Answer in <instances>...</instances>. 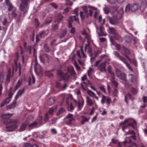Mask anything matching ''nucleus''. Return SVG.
<instances>
[{
	"label": "nucleus",
	"instance_id": "57",
	"mask_svg": "<svg viewBox=\"0 0 147 147\" xmlns=\"http://www.w3.org/2000/svg\"><path fill=\"white\" fill-rule=\"evenodd\" d=\"M124 51L125 53V56L126 55H128L129 54L130 52L129 50L128 49L125 48L124 49Z\"/></svg>",
	"mask_w": 147,
	"mask_h": 147
},
{
	"label": "nucleus",
	"instance_id": "5",
	"mask_svg": "<svg viewBox=\"0 0 147 147\" xmlns=\"http://www.w3.org/2000/svg\"><path fill=\"white\" fill-rule=\"evenodd\" d=\"M75 121V119L73 115L71 114H68L64 119V121L65 123L70 126L74 124Z\"/></svg>",
	"mask_w": 147,
	"mask_h": 147
},
{
	"label": "nucleus",
	"instance_id": "54",
	"mask_svg": "<svg viewBox=\"0 0 147 147\" xmlns=\"http://www.w3.org/2000/svg\"><path fill=\"white\" fill-rule=\"evenodd\" d=\"M111 74V80H113L115 78V75L114 74L113 72H111V73H109Z\"/></svg>",
	"mask_w": 147,
	"mask_h": 147
},
{
	"label": "nucleus",
	"instance_id": "6",
	"mask_svg": "<svg viewBox=\"0 0 147 147\" xmlns=\"http://www.w3.org/2000/svg\"><path fill=\"white\" fill-rule=\"evenodd\" d=\"M139 8H140V7L138 3H136L132 5L128 4L125 7V11L126 12H128L130 11L134 12Z\"/></svg>",
	"mask_w": 147,
	"mask_h": 147
},
{
	"label": "nucleus",
	"instance_id": "34",
	"mask_svg": "<svg viewBox=\"0 0 147 147\" xmlns=\"http://www.w3.org/2000/svg\"><path fill=\"white\" fill-rule=\"evenodd\" d=\"M55 101L54 98H51L47 101V103L49 105H51L53 104Z\"/></svg>",
	"mask_w": 147,
	"mask_h": 147
},
{
	"label": "nucleus",
	"instance_id": "30",
	"mask_svg": "<svg viewBox=\"0 0 147 147\" xmlns=\"http://www.w3.org/2000/svg\"><path fill=\"white\" fill-rule=\"evenodd\" d=\"M94 72V69L91 67L89 68V69L87 71L88 76L90 78H92V74Z\"/></svg>",
	"mask_w": 147,
	"mask_h": 147
},
{
	"label": "nucleus",
	"instance_id": "63",
	"mask_svg": "<svg viewBox=\"0 0 147 147\" xmlns=\"http://www.w3.org/2000/svg\"><path fill=\"white\" fill-rule=\"evenodd\" d=\"M113 83V85L115 87H117L118 86L117 83L115 81L114 79L111 81Z\"/></svg>",
	"mask_w": 147,
	"mask_h": 147
},
{
	"label": "nucleus",
	"instance_id": "50",
	"mask_svg": "<svg viewBox=\"0 0 147 147\" xmlns=\"http://www.w3.org/2000/svg\"><path fill=\"white\" fill-rule=\"evenodd\" d=\"M131 91L132 93L134 94H136L138 92L137 90L133 88H132Z\"/></svg>",
	"mask_w": 147,
	"mask_h": 147
},
{
	"label": "nucleus",
	"instance_id": "1",
	"mask_svg": "<svg viewBox=\"0 0 147 147\" xmlns=\"http://www.w3.org/2000/svg\"><path fill=\"white\" fill-rule=\"evenodd\" d=\"M111 14L113 18L110 19V22L112 24L116 25L119 23V19L122 17L123 13V9L122 7L113 6Z\"/></svg>",
	"mask_w": 147,
	"mask_h": 147
},
{
	"label": "nucleus",
	"instance_id": "29",
	"mask_svg": "<svg viewBox=\"0 0 147 147\" xmlns=\"http://www.w3.org/2000/svg\"><path fill=\"white\" fill-rule=\"evenodd\" d=\"M12 115V114H3L1 116V117L4 119H9L10 117Z\"/></svg>",
	"mask_w": 147,
	"mask_h": 147
},
{
	"label": "nucleus",
	"instance_id": "37",
	"mask_svg": "<svg viewBox=\"0 0 147 147\" xmlns=\"http://www.w3.org/2000/svg\"><path fill=\"white\" fill-rule=\"evenodd\" d=\"M0 21L3 23L4 26L6 25L7 22V18L5 17L1 18Z\"/></svg>",
	"mask_w": 147,
	"mask_h": 147
},
{
	"label": "nucleus",
	"instance_id": "12",
	"mask_svg": "<svg viewBox=\"0 0 147 147\" xmlns=\"http://www.w3.org/2000/svg\"><path fill=\"white\" fill-rule=\"evenodd\" d=\"M130 122L131 123H129L127 125L129 126H131L132 127L134 128V125L136 124V121L133 119H125V120L123 122H122L120 123V125H123L125 123Z\"/></svg>",
	"mask_w": 147,
	"mask_h": 147
},
{
	"label": "nucleus",
	"instance_id": "43",
	"mask_svg": "<svg viewBox=\"0 0 147 147\" xmlns=\"http://www.w3.org/2000/svg\"><path fill=\"white\" fill-rule=\"evenodd\" d=\"M68 109L69 111H71L74 109V108L73 107L71 103H70L68 107Z\"/></svg>",
	"mask_w": 147,
	"mask_h": 147
},
{
	"label": "nucleus",
	"instance_id": "40",
	"mask_svg": "<svg viewBox=\"0 0 147 147\" xmlns=\"http://www.w3.org/2000/svg\"><path fill=\"white\" fill-rule=\"evenodd\" d=\"M129 97L130 99H131L132 98V96L131 94L129 93H128L127 94V95H125V102H127V97Z\"/></svg>",
	"mask_w": 147,
	"mask_h": 147
},
{
	"label": "nucleus",
	"instance_id": "62",
	"mask_svg": "<svg viewBox=\"0 0 147 147\" xmlns=\"http://www.w3.org/2000/svg\"><path fill=\"white\" fill-rule=\"evenodd\" d=\"M42 116H39V118H38V119H39L38 120V122H37V123H39V124H41L42 123Z\"/></svg>",
	"mask_w": 147,
	"mask_h": 147
},
{
	"label": "nucleus",
	"instance_id": "31",
	"mask_svg": "<svg viewBox=\"0 0 147 147\" xmlns=\"http://www.w3.org/2000/svg\"><path fill=\"white\" fill-rule=\"evenodd\" d=\"M86 98L87 104L90 106L92 105L93 104V102L92 99L88 96H86Z\"/></svg>",
	"mask_w": 147,
	"mask_h": 147
},
{
	"label": "nucleus",
	"instance_id": "15",
	"mask_svg": "<svg viewBox=\"0 0 147 147\" xmlns=\"http://www.w3.org/2000/svg\"><path fill=\"white\" fill-rule=\"evenodd\" d=\"M13 94V93H12L11 91H10L8 94L9 97L6 98L3 100L1 104L0 107L3 106L9 103L11 101Z\"/></svg>",
	"mask_w": 147,
	"mask_h": 147
},
{
	"label": "nucleus",
	"instance_id": "23",
	"mask_svg": "<svg viewBox=\"0 0 147 147\" xmlns=\"http://www.w3.org/2000/svg\"><path fill=\"white\" fill-rule=\"evenodd\" d=\"M87 93L90 96L95 98L97 100H99L98 97H97L95 93L90 90H88L87 91Z\"/></svg>",
	"mask_w": 147,
	"mask_h": 147
},
{
	"label": "nucleus",
	"instance_id": "53",
	"mask_svg": "<svg viewBox=\"0 0 147 147\" xmlns=\"http://www.w3.org/2000/svg\"><path fill=\"white\" fill-rule=\"evenodd\" d=\"M81 85L83 89H85V88L86 86V83L85 82H83L81 83Z\"/></svg>",
	"mask_w": 147,
	"mask_h": 147
},
{
	"label": "nucleus",
	"instance_id": "42",
	"mask_svg": "<svg viewBox=\"0 0 147 147\" xmlns=\"http://www.w3.org/2000/svg\"><path fill=\"white\" fill-rule=\"evenodd\" d=\"M52 20V17L51 16H48L46 19V23L47 24L50 23Z\"/></svg>",
	"mask_w": 147,
	"mask_h": 147
},
{
	"label": "nucleus",
	"instance_id": "44",
	"mask_svg": "<svg viewBox=\"0 0 147 147\" xmlns=\"http://www.w3.org/2000/svg\"><path fill=\"white\" fill-rule=\"evenodd\" d=\"M118 90L115 89H114L113 93V95L114 96H117L118 94Z\"/></svg>",
	"mask_w": 147,
	"mask_h": 147
},
{
	"label": "nucleus",
	"instance_id": "35",
	"mask_svg": "<svg viewBox=\"0 0 147 147\" xmlns=\"http://www.w3.org/2000/svg\"><path fill=\"white\" fill-rule=\"evenodd\" d=\"M107 30L109 33L110 34H113L114 35L116 33L115 29L113 28L109 27Z\"/></svg>",
	"mask_w": 147,
	"mask_h": 147
},
{
	"label": "nucleus",
	"instance_id": "22",
	"mask_svg": "<svg viewBox=\"0 0 147 147\" xmlns=\"http://www.w3.org/2000/svg\"><path fill=\"white\" fill-rule=\"evenodd\" d=\"M77 55L79 58L82 57L85 58L86 57V55L83 51L82 47L81 48V50L77 51Z\"/></svg>",
	"mask_w": 147,
	"mask_h": 147
},
{
	"label": "nucleus",
	"instance_id": "21",
	"mask_svg": "<svg viewBox=\"0 0 147 147\" xmlns=\"http://www.w3.org/2000/svg\"><path fill=\"white\" fill-rule=\"evenodd\" d=\"M103 27L102 26H100L99 28L100 31V32L98 31V28L97 26H96V31L99 36H105L107 35L106 33L104 32L103 31Z\"/></svg>",
	"mask_w": 147,
	"mask_h": 147
},
{
	"label": "nucleus",
	"instance_id": "7",
	"mask_svg": "<svg viewBox=\"0 0 147 147\" xmlns=\"http://www.w3.org/2000/svg\"><path fill=\"white\" fill-rule=\"evenodd\" d=\"M88 8H89V10L88 17L89 16L90 17L93 16L95 19H96L97 18L98 14V12L96 8L91 6H89Z\"/></svg>",
	"mask_w": 147,
	"mask_h": 147
},
{
	"label": "nucleus",
	"instance_id": "32",
	"mask_svg": "<svg viewBox=\"0 0 147 147\" xmlns=\"http://www.w3.org/2000/svg\"><path fill=\"white\" fill-rule=\"evenodd\" d=\"M103 10L104 13L106 14H107L110 11L109 7L106 5H105L104 7L103 8Z\"/></svg>",
	"mask_w": 147,
	"mask_h": 147
},
{
	"label": "nucleus",
	"instance_id": "38",
	"mask_svg": "<svg viewBox=\"0 0 147 147\" xmlns=\"http://www.w3.org/2000/svg\"><path fill=\"white\" fill-rule=\"evenodd\" d=\"M35 79L33 76H32V77H30L29 80L28 81V85H30L31 83H32L33 84H34L35 82Z\"/></svg>",
	"mask_w": 147,
	"mask_h": 147
},
{
	"label": "nucleus",
	"instance_id": "45",
	"mask_svg": "<svg viewBox=\"0 0 147 147\" xmlns=\"http://www.w3.org/2000/svg\"><path fill=\"white\" fill-rule=\"evenodd\" d=\"M38 123L36 121H35L29 125V126L30 127H34L36 126Z\"/></svg>",
	"mask_w": 147,
	"mask_h": 147
},
{
	"label": "nucleus",
	"instance_id": "11",
	"mask_svg": "<svg viewBox=\"0 0 147 147\" xmlns=\"http://www.w3.org/2000/svg\"><path fill=\"white\" fill-rule=\"evenodd\" d=\"M115 74L118 78L126 82V76L125 74L121 73L120 70L117 69H115Z\"/></svg>",
	"mask_w": 147,
	"mask_h": 147
},
{
	"label": "nucleus",
	"instance_id": "19",
	"mask_svg": "<svg viewBox=\"0 0 147 147\" xmlns=\"http://www.w3.org/2000/svg\"><path fill=\"white\" fill-rule=\"evenodd\" d=\"M147 5V0H141V5L140 6L141 11H143L146 9Z\"/></svg>",
	"mask_w": 147,
	"mask_h": 147
},
{
	"label": "nucleus",
	"instance_id": "14",
	"mask_svg": "<svg viewBox=\"0 0 147 147\" xmlns=\"http://www.w3.org/2000/svg\"><path fill=\"white\" fill-rule=\"evenodd\" d=\"M76 104V106L78 108V110L80 111L83 107L84 103V100L82 97H81L80 99L76 100H74Z\"/></svg>",
	"mask_w": 147,
	"mask_h": 147
},
{
	"label": "nucleus",
	"instance_id": "13",
	"mask_svg": "<svg viewBox=\"0 0 147 147\" xmlns=\"http://www.w3.org/2000/svg\"><path fill=\"white\" fill-rule=\"evenodd\" d=\"M111 102V99L110 97L109 96H106L103 94L102 95V98L101 100V102L102 104H103L106 102L107 107H108L109 106Z\"/></svg>",
	"mask_w": 147,
	"mask_h": 147
},
{
	"label": "nucleus",
	"instance_id": "41",
	"mask_svg": "<svg viewBox=\"0 0 147 147\" xmlns=\"http://www.w3.org/2000/svg\"><path fill=\"white\" fill-rule=\"evenodd\" d=\"M67 32L66 30H63L61 33L60 37V38H63L66 34Z\"/></svg>",
	"mask_w": 147,
	"mask_h": 147
},
{
	"label": "nucleus",
	"instance_id": "39",
	"mask_svg": "<svg viewBox=\"0 0 147 147\" xmlns=\"http://www.w3.org/2000/svg\"><path fill=\"white\" fill-rule=\"evenodd\" d=\"M22 146L25 147H32L34 146V145L28 143H22Z\"/></svg>",
	"mask_w": 147,
	"mask_h": 147
},
{
	"label": "nucleus",
	"instance_id": "52",
	"mask_svg": "<svg viewBox=\"0 0 147 147\" xmlns=\"http://www.w3.org/2000/svg\"><path fill=\"white\" fill-rule=\"evenodd\" d=\"M107 1L110 4H114L116 1V0H107Z\"/></svg>",
	"mask_w": 147,
	"mask_h": 147
},
{
	"label": "nucleus",
	"instance_id": "51",
	"mask_svg": "<svg viewBox=\"0 0 147 147\" xmlns=\"http://www.w3.org/2000/svg\"><path fill=\"white\" fill-rule=\"evenodd\" d=\"M50 5L52 6L54 8H55V9H57L58 6L56 5V4L55 3H51L50 4Z\"/></svg>",
	"mask_w": 147,
	"mask_h": 147
},
{
	"label": "nucleus",
	"instance_id": "49",
	"mask_svg": "<svg viewBox=\"0 0 147 147\" xmlns=\"http://www.w3.org/2000/svg\"><path fill=\"white\" fill-rule=\"evenodd\" d=\"M16 9L15 10H13V11L11 14L12 17L13 18H16L17 16V14L16 13Z\"/></svg>",
	"mask_w": 147,
	"mask_h": 147
},
{
	"label": "nucleus",
	"instance_id": "26",
	"mask_svg": "<svg viewBox=\"0 0 147 147\" xmlns=\"http://www.w3.org/2000/svg\"><path fill=\"white\" fill-rule=\"evenodd\" d=\"M28 125L27 123H23L20 126L19 131H22L24 130L27 125Z\"/></svg>",
	"mask_w": 147,
	"mask_h": 147
},
{
	"label": "nucleus",
	"instance_id": "24",
	"mask_svg": "<svg viewBox=\"0 0 147 147\" xmlns=\"http://www.w3.org/2000/svg\"><path fill=\"white\" fill-rule=\"evenodd\" d=\"M68 71L69 73L71 75L74 76L76 73L73 67L72 66H70L68 68Z\"/></svg>",
	"mask_w": 147,
	"mask_h": 147
},
{
	"label": "nucleus",
	"instance_id": "59",
	"mask_svg": "<svg viewBox=\"0 0 147 147\" xmlns=\"http://www.w3.org/2000/svg\"><path fill=\"white\" fill-rule=\"evenodd\" d=\"M49 119V117H48V113H46L45 114V117L44 118V121L46 122Z\"/></svg>",
	"mask_w": 147,
	"mask_h": 147
},
{
	"label": "nucleus",
	"instance_id": "46",
	"mask_svg": "<svg viewBox=\"0 0 147 147\" xmlns=\"http://www.w3.org/2000/svg\"><path fill=\"white\" fill-rule=\"evenodd\" d=\"M99 88L100 89V90L104 92H106V90L104 86L102 85H101L99 86Z\"/></svg>",
	"mask_w": 147,
	"mask_h": 147
},
{
	"label": "nucleus",
	"instance_id": "58",
	"mask_svg": "<svg viewBox=\"0 0 147 147\" xmlns=\"http://www.w3.org/2000/svg\"><path fill=\"white\" fill-rule=\"evenodd\" d=\"M70 32L72 34H74L75 32V29L74 27H72L70 30Z\"/></svg>",
	"mask_w": 147,
	"mask_h": 147
},
{
	"label": "nucleus",
	"instance_id": "3",
	"mask_svg": "<svg viewBox=\"0 0 147 147\" xmlns=\"http://www.w3.org/2000/svg\"><path fill=\"white\" fill-rule=\"evenodd\" d=\"M86 38L87 39V41L88 42V44L86 45L85 47V51L86 50L87 51L88 53H89V55L91 57L90 61L92 63V61H93L95 58L96 55L94 56L92 52V48L89 45V42L90 41L91 38L90 35L89 34H86Z\"/></svg>",
	"mask_w": 147,
	"mask_h": 147
},
{
	"label": "nucleus",
	"instance_id": "55",
	"mask_svg": "<svg viewBox=\"0 0 147 147\" xmlns=\"http://www.w3.org/2000/svg\"><path fill=\"white\" fill-rule=\"evenodd\" d=\"M54 111V110L53 108L50 109L49 111V114L50 115H52Z\"/></svg>",
	"mask_w": 147,
	"mask_h": 147
},
{
	"label": "nucleus",
	"instance_id": "33",
	"mask_svg": "<svg viewBox=\"0 0 147 147\" xmlns=\"http://www.w3.org/2000/svg\"><path fill=\"white\" fill-rule=\"evenodd\" d=\"M65 110L64 109L61 108L59 109L58 112H57V115L59 116L61 115H63L65 113Z\"/></svg>",
	"mask_w": 147,
	"mask_h": 147
},
{
	"label": "nucleus",
	"instance_id": "25",
	"mask_svg": "<svg viewBox=\"0 0 147 147\" xmlns=\"http://www.w3.org/2000/svg\"><path fill=\"white\" fill-rule=\"evenodd\" d=\"M39 57L41 61L43 63L44 62L45 60H48L49 59L48 57L47 54H45L43 56L40 55Z\"/></svg>",
	"mask_w": 147,
	"mask_h": 147
},
{
	"label": "nucleus",
	"instance_id": "36",
	"mask_svg": "<svg viewBox=\"0 0 147 147\" xmlns=\"http://www.w3.org/2000/svg\"><path fill=\"white\" fill-rule=\"evenodd\" d=\"M82 120L81 121V123L84 124L85 122H88L89 120V118L88 119L85 117L82 116Z\"/></svg>",
	"mask_w": 147,
	"mask_h": 147
},
{
	"label": "nucleus",
	"instance_id": "48",
	"mask_svg": "<svg viewBox=\"0 0 147 147\" xmlns=\"http://www.w3.org/2000/svg\"><path fill=\"white\" fill-rule=\"evenodd\" d=\"M69 78V75L66 73L63 75V78L65 80H67Z\"/></svg>",
	"mask_w": 147,
	"mask_h": 147
},
{
	"label": "nucleus",
	"instance_id": "4",
	"mask_svg": "<svg viewBox=\"0 0 147 147\" xmlns=\"http://www.w3.org/2000/svg\"><path fill=\"white\" fill-rule=\"evenodd\" d=\"M29 0H21L19 9L24 14H26L28 12L29 7Z\"/></svg>",
	"mask_w": 147,
	"mask_h": 147
},
{
	"label": "nucleus",
	"instance_id": "18",
	"mask_svg": "<svg viewBox=\"0 0 147 147\" xmlns=\"http://www.w3.org/2000/svg\"><path fill=\"white\" fill-rule=\"evenodd\" d=\"M5 2L8 7V10L9 11H11L12 9L16 10V8L14 7L10 2L9 0H5Z\"/></svg>",
	"mask_w": 147,
	"mask_h": 147
},
{
	"label": "nucleus",
	"instance_id": "8",
	"mask_svg": "<svg viewBox=\"0 0 147 147\" xmlns=\"http://www.w3.org/2000/svg\"><path fill=\"white\" fill-rule=\"evenodd\" d=\"M18 122L16 120L11 119L9 121L10 125L6 126L9 131H11L17 128L16 123Z\"/></svg>",
	"mask_w": 147,
	"mask_h": 147
},
{
	"label": "nucleus",
	"instance_id": "9",
	"mask_svg": "<svg viewBox=\"0 0 147 147\" xmlns=\"http://www.w3.org/2000/svg\"><path fill=\"white\" fill-rule=\"evenodd\" d=\"M113 54L115 56L118 58L120 60L123 62V63L126 65L127 67L131 71H133L132 68L127 62L126 59L125 58L121 56L119 53L117 52H114Z\"/></svg>",
	"mask_w": 147,
	"mask_h": 147
},
{
	"label": "nucleus",
	"instance_id": "27",
	"mask_svg": "<svg viewBox=\"0 0 147 147\" xmlns=\"http://www.w3.org/2000/svg\"><path fill=\"white\" fill-rule=\"evenodd\" d=\"M111 42L113 44L115 47H116V49L117 50H119L120 49V45L119 44L115 43L114 40L112 39L111 36L110 39Z\"/></svg>",
	"mask_w": 147,
	"mask_h": 147
},
{
	"label": "nucleus",
	"instance_id": "10",
	"mask_svg": "<svg viewBox=\"0 0 147 147\" xmlns=\"http://www.w3.org/2000/svg\"><path fill=\"white\" fill-rule=\"evenodd\" d=\"M25 91V88H23L22 89H20L17 93L15 97V99L12 102L11 106L12 107H14L16 104V100Z\"/></svg>",
	"mask_w": 147,
	"mask_h": 147
},
{
	"label": "nucleus",
	"instance_id": "17",
	"mask_svg": "<svg viewBox=\"0 0 147 147\" xmlns=\"http://www.w3.org/2000/svg\"><path fill=\"white\" fill-rule=\"evenodd\" d=\"M74 13L75 14V16H70V19L71 21H75L77 22H79L78 18L77 17L78 12V8H75L74 10Z\"/></svg>",
	"mask_w": 147,
	"mask_h": 147
},
{
	"label": "nucleus",
	"instance_id": "60",
	"mask_svg": "<svg viewBox=\"0 0 147 147\" xmlns=\"http://www.w3.org/2000/svg\"><path fill=\"white\" fill-rule=\"evenodd\" d=\"M66 4L67 5H73V3L69 0H66Z\"/></svg>",
	"mask_w": 147,
	"mask_h": 147
},
{
	"label": "nucleus",
	"instance_id": "56",
	"mask_svg": "<svg viewBox=\"0 0 147 147\" xmlns=\"http://www.w3.org/2000/svg\"><path fill=\"white\" fill-rule=\"evenodd\" d=\"M124 125H124H123L122 126V130L124 131H125V129L128 128V125L127 124L125 125Z\"/></svg>",
	"mask_w": 147,
	"mask_h": 147
},
{
	"label": "nucleus",
	"instance_id": "64",
	"mask_svg": "<svg viewBox=\"0 0 147 147\" xmlns=\"http://www.w3.org/2000/svg\"><path fill=\"white\" fill-rule=\"evenodd\" d=\"M45 32L44 31H42L39 33V36L40 37L42 38L44 37V34Z\"/></svg>",
	"mask_w": 147,
	"mask_h": 147
},
{
	"label": "nucleus",
	"instance_id": "61",
	"mask_svg": "<svg viewBox=\"0 0 147 147\" xmlns=\"http://www.w3.org/2000/svg\"><path fill=\"white\" fill-rule=\"evenodd\" d=\"M74 65L75 66L77 70L78 71H79L80 70V68L79 66L76 63H74Z\"/></svg>",
	"mask_w": 147,
	"mask_h": 147
},
{
	"label": "nucleus",
	"instance_id": "28",
	"mask_svg": "<svg viewBox=\"0 0 147 147\" xmlns=\"http://www.w3.org/2000/svg\"><path fill=\"white\" fill-rule=\"evenodd\" d=\"M22 79H20L19 80L16 84V86L14 87V88L15 89V91H16L22 84Z\"/></svg>",
	"mask_w": 147,
	"mask_h": 147
},
{
	"label": "nucleus",
	"instance_id": "16",
	"mask_svg": "<svg viewBox=\"0 0 147 147\" xmlns=\"http://www.w3.org/2000/svg\"><path fill=\"white\" fill-rule=\"evenodd\" d=\"M82 8L83 12H80V16L83 18L85 17H88L89 13L88 12L87 6H83Z\"/></svg>",
	"mask_w": 147,
	"mask_h": 147
},
{
	"label": "nucleus",
	"instance_id": "2",
	"mask_svg": "<svg viewBox=\"0 0 147 147\" xmlns=\"http://www.w3.org/2000/svg\"><path fill=\"white\" fill-rule=\"evenodd\" d=\"M107 58V56L105 55H104L101 56L99 59L96 61L95 63V66H97L99 63L102 60H104L105 61L101 63L98 67V70L101 72H106L107 71L106 69V59Z\"/></svg>",
	"mask_w": 147,
	"mask_h": 147
},
{
	"label": "nucleus",
	"instance_id": "47",
	"mask_svg": "<svg viewBox=\"0 0 147 147\" xmlns=\"http://www.w3.org/2000/svg\"><path fill=\"white\" fill-rule=\"evenodd\" d=\"M113 38L116 40H119L120 39V37L117 33H116L114 35Z\"/></svg>",
	"mask_w": 147,
	"mask_h": 147
},
{
	"label": "nucleus",
	"instance_id": "20",
	"mask_svg": "<svg viewBox=\"0 0 147 147\" xmlns=\"http://www.w3.org/2000/svg\"><path fill=\"white\" fill-rule=\"evenodd\" d=\"M128 76L129 80L132 82L135 83L137 81V78L135 75L132 74H129Z\"/></svg>",
	"mask_w": 147,
	"mask_h": 147
}]
</instances>
